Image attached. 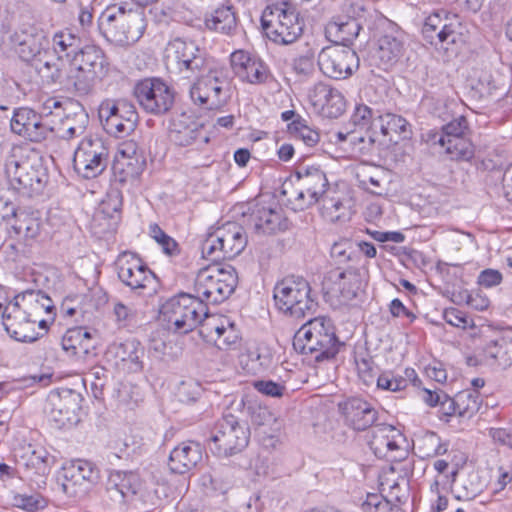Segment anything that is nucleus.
<instances>
[{
    "instance_id": "obj_6",
    "label": "nucleus",
    "mask_w": 512,
    "mask_h": 512,
    "mask_svg": "<svg viewBox=\"0 0 512 512\" xmlns=\"http://www.w3.org/2000/svg\"><path fill=\"white\" fill-rule=\"evenodd\" d=\"M160 317L168 330L186 334L202 324L207 317V306L193 295L183 293L162 304Z\"/></svg>"
},
{
    "instance_id": "obj_1",
    "label": "nucleus",
    "mask_w": 512,
    "mask_h": 512,
    "mask_svg": "<svg viewBox=\"0 0 512 512\" xmlns=\"http://www.w3.org/2000/svg\"><path fill=\"white\" fill-rule=\"evenodd\" d=\"M5 175L9 188L23 197L40 194L48 173L38 151L29 145H15L5 159Z\"/></svg>"
},
{
    "instance_id": "obj_29",
    "label": "nucleus",
    "mask_w": 512,
    "mask_h": 512,
    "mask_svg": "<svg viewBox=\"0 0 512 512\" xmlns=\"http://www.w3.org/2000/svg\"><path fill=\"white\" fill-rule=\"evenodd\" d=\"M3 220L10 237L29 245L37 240L42 230L39 217L26 211H17L14 206L10 207V213L3 215Z\"/></svg>"
},
{
    "instance_id": "obj_34",
    "label": "nucleus",
    "mask_w": 512,
    "mask_h": 512,
    "mask_svg": "<svg viewBox=\"0 0 512 512\" xmlns=\"http://www.w3.org/2000/svg\"><path fill=\"white\" fill-rule=\"evenodd\" d=\"M51 44L52 52L48 51V59H53L60 67L69 63L82 49L80 38L69 29L55 32Z\"/></svg>"
},
{
    "instance_id": "obj_19",
    "label": "nucleus",
    "mask_w": 512,
    "mask_h": 512,
    "mask_svg": "<svg viewBox=\"0 0 512 512\" xmlns=\"http://www.w3.org/2000/svg\"><path fill=\"white\" fill-rule=\"evenodd\" d=\"M318 65L324 75L333 79H345L358 68L359 59L350 47L334 45L321 50Z\"/></svg>"
},
{
    "instance_id": "obj_4",
    "label": "nucleus",
    "mask_w": 512,
    "mask_h": 512,
    "mask_svg": "<svg viewBox=\"0 0 512 512\" xmlns=\"http://www.w3.org/2000/svg\"><path fill=\"white\" fill-rule=\"evenodd\" d=\"M190 86L191 101L207 110H218L225 106L230 98V80L227 69L211 63L205 72L197 73Z\"/></svg>"
},
{
    "instance_id": "obj_33",
    "label": "nucleus",
    "mask_w": 512,
    "mask_h": 512,
    "mask_svg": "<svg viewBox=\"0 0 512 512\" xmlns=\"http://www.w3.org/2000/svg\"><path fill=\"white\" fill-rule=\"evenodd\" d=\"M321 202L320 212L327 221H345L352 214V198L347 190L330 189Z\"/></svg>"
},
{
    "instance_id": "obj_60",
    "label": "nucleus",
    "mask_w": 512,
    "mask_h": 512,
    "mask_svg": "<svg viewBox=\"0 0 512 512\" xmlns=\"http://www.w3.org/2000/svg\"><path fill=\"white\" fill-rule=\"evenodd\" d=\"M356 367L359 378L364 384L372 383L377 376L378 369L370 357L356 358Z\"/></svg>"
},
{
    "instance_id": "obj_11",
    "label": "nucleus",
    "mask_w": 512,
    "mask_h": 512,
    "mask_svg": "<svg viewBox=\"0 0 512 512\" xmlns=\"http://www.w3.org/2000/svg\"><path fill=\"white\" fill-rule=\"evenodd\" d=\"M44 66L40 68L43 77L51 80L53 83L63 85L68 90L75 91L78 95L89 94L95 84L102 78L86 71L78 63L70 61L64 67H60L53 59H42Z\"/></svg>"
},
{
    "instance_id": "obj_15",
    "label": "nucleus",
    "mask_w": 512,
    "mask_h": 512,
    "mask_svg": "<svg viewBox=\"0 0 512 512\" xmlns=\"http://www.w3.org/2000/svg\"><path fill=\"white\" fill-rule=\"evenodd\" d=\"M9 40L22 60H36V67L40 72V68L44 66L42 59H48L49 41L45 32L35 25L23 24L13 31Z\"/></svg>"
},
{
    "instance_id": "obj_31",
    "label": "nucleus",
    "mask_w": 512,
    "mask_h": 512,
    "mask_svg": "<svg viewBox=\"0 0 512 512\" xmlns=\"http://www.w3.org/2000/svg\"><path fill=\"white\" fill-rule=\"evenodd\" d=\"M107 354L115 360V365L128 373H137L143 369L141 358L144 355L141 343L136 339L113 342Z\"/></svg>"
},
{
    "instance_id": "obj_48",
    "label": "nucleus",
    "mask_w": 512,
    "mask_h": 512,
    "mask_svg": "<svg viewBox=\"0 0 512 512\" xmlns=\"http://www.w3.org/2000/svg\"><path fill=\"white\" fill-rule=\"evenodd\" d=\"M47 403L50 406L49 417L50 421L58 429L71 428L80 422V412L75 411L74 417L68 415V409L60 403V400L55 396H48Z\"/></svg>"
},
{
    "instance_id": "obj_58",
    "label": "nucleus",
    "mask_w": 512,
    "mask_h": 512,
    "mask_svg": "<svg viewBox=\"0 0 512 512\" xmlns=\"http://www.w3.org/2000/svg\"><path fill=\"white\" fill-rule=\"evenodd\" d=\"M417 448L423 458L434 457L446 451V449H443L440 438L433 432L418 439Z\"/></svg>"
},
{
    "instance_id": "obj_18",
    "label": "nucleus",
    "mask_w": 512,
    "mask_h": 512,
    "mask_svg": "<svg viewBox=\"0 0 512 512\" xmlns=\"http://www.w3.org/2000/svg\"><path fill=\"white\" fill-rule=\"evenodd\" d=\"M134 93L140 106L151 114H164L174 103L172 89L158 78H147L138 82Z\"/></svg>"
},
{
    "instance_id": "obj_53",
    "label": "nucleus",
    "mask_w": 512,
    "mask_h": 512,
    "mask_svg": "<svg viewBox=\"0 0 512 512\" xmlns=\"http://www.w3.org/2000/svg\"><path fill=\"white\" fill-rule=\"evenodd\" d=\"M148 234L159 245L165 255L175 257L180 254L181 249L177 241L168 235L157 223L149 225Z\"/></svg>"
},
{
    "instance_id": "obj_14",
    "label": "nucleus",
    "mask_w": 512,
    "mask_h": 512,
    "mask_svg": "<svg viewBox=\"0 0 512 512\" xmlns=\"http://www.w3.org/2000/svg\"><path fill=\"white\" fill-rule=\"evenodd\" d=\"M115 268L119 280L131 291L140 295L155 289L156 275L136 253L121 252L115 260Z\"/></svg>"
},
{
    "instance_id": "obj_2",
    "label": "nucleus",
    "mask_w": 512,
    "mask_h": 512,
    "mask_svg": "<svg viewBox=\"0 0 512 512\" xmlns=\"http://www.w3.org/2000/svg\"><path fill=\"white\" fill-rule=\"evenodd\" d=\"M293 347L316 362L333 358L338 353V340L331 319L324 316L309 319L295 333Z\"/></svg>"
},
{
    "instance_id": "obj_13",
    "label": "nucleus",
    "mask_w": 512,
    "mask_h": 512,
    "mask_svg": "<svg viewBox=\"0 0 512 512\" xmlns=\"http://www.w3.org/2000/svg\"><path fill=\"white\" fill-rule=\"evenodd\" d=\"M166 59L187 78L205 72V68L212 63L205 51L195 42L182 38H175L168 42Z\"/></svg>"
},
{
    "instance_id": "obj_46",
    "label": "nucleus",
    "mask_w": 512,
    "mask_h": 512,
    "mask_svg": "<svg viewBox=\"0 0 512 512\" xmlns=\"http://www.w3.org/2000/svg\"><path fill=\"white\" fill-rule=\"evenodd\" d=\"M135 154L136 144L133 142L124 143L118 150L113 169L116 173L119 172L123 174L121 178L122 181L136 174L135 164L137 163V159L135 158Z\"/></svg>"
},
{
    "instance_id": "obj_37",
    "label": "nucleus",
    "mask_w": 512,
    "mask_h": 512,
    "mask_svg": "<svg viewBox=\"0 0 512 512\" xmlns=\"http://www.w3.org/2000/svg\"><path fill=\"white\" fill-rule=\"evenodd\" d=\"M327 294L338 298L339 304H348L357 295L356 277L352 273L335 270L325 281Z\"/></svg>"
},
{
    "instance_id": "obj_42",
    "label": "nucleus",
    "mask_w": 512,
    "mask_h": 512,
    "mask_svg": "<svg viewBox=\"0 0 512 512\" xmlns=\"http://www.w3.org/2000/svg\"><path fill=\"white\" fill-rule=\"evenodd\" d=\"M481 405L479 392L475 389L459 391L454 398H450L449 408H452L451 415L471 418L478 412Z\"/></svg>"
},
{
    "instance_id": "obj_35",
    "label": "nucleus",
    "mask_w": 512,
    "mask_h": 512,
    "mask_svg": "<svg viewBox=\"0 0 512 512\" xmlns=\"http://www.w3.org/2000/svg\"><path fill=\"white\" fill-rule=\"evenodd\" d=\"M272 352L265 343H249L238 357L239 368L247 375H257L269 365Z\"/></svg>"
},
{
    "instance_id": "obj_55",
    "label": "nucleus",
    "mask_w": 512,
    "mask_h": 512,
    "mask_svg": "<svg viewBox=\"0 0 512 512\" xmlns=\"http://www.w3.org/2000/svg\"><path fill=\"white\" fill-rule=\"evenodd\" d=\"M361 509L363 512H405V509L391 506L382 493H368L361 505Z\"/></svg>"
},
{
    "instance_id": "obj_23",
    "label": "nucleus",
    "mask_w": 512,
    "mask_h": 512,
    "mask_svg": "<svg viewBox=\"0 0 512 512\" xmlns=\"http://www.w3.org/2000/svg\"><path fill=\"white\" fill-rule=\"evenodd\" d=\"M405 50V33L395 23L385 21L377 40L374 57L387 69L396 64Z\"/></svg>"
},
{
    "instance_id": "obj_64",
    "label": "nucleus",
    "mask_w": 512,
    "mask_h": 512,
    "mask_svg": "<svg viewBox=\"0 0 512 512\" xmlns=\"http://www.w3.org/2000/svg\"><path fill=\"white\" fill-rule=\"evenodd\" d=\"M465 302L469 307L477 311H484L490 306V299L481 290L465 292Z\"/></svg>"
},
{
    "instance_id": "obj_16",
    "label": "nucleus",
    "mask_w": 512,
    "mask_h": 512,
    "mask_svg": "<svg viewBox=\"0 0 512 512\" xmlns=\"http://www.w3.org/2000/svg\"><path fill=\"white\" fill-rule=\"evenodd\" d=\"M422 35L431 45L448 49L450 44L462 41V22L456 14L434 12L425 18Z\"/></svg>"
},
{
    "instance_id": "obj_45",
    "label": "nucleus",
    "mask_w": 512,
    "mask_h": 512,
    "mask_svg": "<svg viewBox=\"0 0 512 512\" xmlns=\"http://www.w3.org/2000/svg\"><path fill=\"white\" fill-rule=\"evenodd\" d=\"M434 143L445 149L452 160H470L474 155L472 143L465 137L445 138L437 137Z\"/></svg>"
},
{
    "instance_id": "obj_3",
    "label": "nucleus",
    "mask_w": 512,
    "mask_h": 512,
    "mask_svg": "<svg viewBox=\"0 0 512 512\" xmlns=\"http://www.w3.org/2000/svg\"><path fill=\"white\" fill-rule=\"evenodd\" d=\"M98 29L110 42L128 46L137 42L145 31L143 11L123 6L107 7L98 17Z\"/></svg>"
},
{
    "instance_id": "obj_10",
    "label": "nucleus",
    "mask_w": 512,
    "mask_h": 512,
    "mask_svg": "<svg viewBox=\"0 0 512 512\" xmlns=\"http://www.w3.org/2000/svg\"><path fill=\"white\" fill-rule=\"evenodd\" d=\"M237 285V276L232 267L209 266L200 270L194 284V298L203 304H218L231 295Z\"/></svg>"
},
{
    "instance_id": "obj_17",
    "label": "nucleus",
    "mask_w": 512,
    "mask_h": 512,
    "mask_svg": "<svg viewBox=\"0 0 512 512\" xmlns=\"http://www.w3.org/2000/svg\"><path fill=\"white\" fill-rule=\"evenodd\" d=\"M108 151L99 138H84L74 152L75 171L86 179L100 175L107 165Z\"/></svg>"
},
{
    "instance_id": "obj_59",
    "label": "nucleus",
    "mask_w": 512,
    "mask_h": 512,
    "mask_svg": "<svg viewBox=\"0 0 512 512\" xmlns=\"http://www.w3.org/2000/svg\"><path fill=\"white\" fill-rule=\"evenodd\" d=\"M113 315L119 328H126L130 326L136 318L135 310L120 301L114 303Z\"/></svg>"
},
{
    "instance_id": "obj_32",
    "label": "nucleus",
    "mask_w": 512,
    "mask_h": 512,
    "mask_svg": "<svg viewBox=\"0 0 512 512\" xmlns=\"http://www.w3.org/2000/svg\"><path fill=\"white\" fill-rule=\"evenodd\" d=\"M346 425L357 431L371 427L377 420V411L367 401L360 398H350L339 403Z\"/></svg>"
},
{
    "instance_id": "obj_8",
    "label": "nucleus",
    "mask_w": 512,
    "mask_h": 512,
    "mask_svg": "<svg viewBox=\"0 0 512 512\" xmlns=\"http://www.w3.org/2000/svg\"><path fill=\"white\" fill-rule=\"evenodd\" d=\"M247 245L244 228L227 222L207 233L201 245L202 256L212 262L231 259L239 255Z\"/></svg>"
},
{
    "instance_id": "obj_63",
    "label": "nucleus",
    "mask_w": 512,
    "mask_h": 512,
    "mask_svg": "<svg viewBox=\"0 0 512 512\" xmlns=\"http://www.w3.org/2000/svg\"><path fill=\"white\" fill-rule=\"evenodd\" d=\"M206 322L203 324L204 327H206V330H208L209 333H212L214 331L217 335L216 341H220L223 336L228 332L231 324L228 319L219 317V316H209L207 314V317H204V320Z\"/></svg>"
},
{
    "instance_id": "obj_57",
    "label": "nucleus",
    "mask_w": 512,
    "mask_h": 512,
    "mask_svg": "<svg viewBox=\"0 0 512 512\" xmlns=\"http://www.w3.org/2000/svg\"><path fill=\"white\" fill-rule=\"evenodd\" d=\"M336 138L339 142L348 140L352 145V152L355 154L366 155L370 152L371 146L375 140L368 136L367 138L361 135H357L355 132L342 133L338 132Z\"/></svg>"
},
{
    "instance_id": "obj_38",
    "label": "nucleus",
    "mask_w": 512,
    "mask_h": 512,
    "mask_svg": "<svg viewBox=\"0 0 512 512\" xmlns=\"http://www.w3.org/2000/svg\"><path fill=\"white\" fill-rule=\"evenodd\" d=\"M251 221L255 230L262 233L271 234L286 228L285 219L277 207L258 206L251 214Z\"/></svg>"
},
{
    "instance_id": "obj_61",
    "label": "nucleus",
    "mask_w": 512,
    "mask_h": 512,
    "mask_svg": "<svg viewBox=\"0 0 512 512\" xmlns=\"http://www.w3.org/2000/svg\"><path fill=\"white\" fill-rule=\"evenodd\" d=\"M468 128L467 120L464 116H459L448 124H446L442 133L435 135V140L437 137H445V138H456V137H464V133Z\"/></svg>"
},
{
    "instance_id": "obj_51",
    "label": "nucleus",
    "mask_w": 512,
    "mask_h": 512,
    "mask_svg": "<svg viewBox=\"0 0 512 512\" xmlns=\"http://www.w3.org/2000/svg\"><path fill=\"white\" fill-rule=\"evenodd\" d=\"M288 132L296 140L302 141L307 147H314L320 140L319 132L309 126L307 121L301 116H297L296 119L288 124Z\"/></svg>"
},
{
    "instance_id": "obj_44",
    "label": "nucleus",
    "mask_w": 512,
    "mask_h": 512,
    "mask_svg": "<svg viewBox=\"0 0 512 512\" xmlns=\"http://www.w3.org/2000/svg\"><path fill=\"white\" fill-rule=\"evenodd\" d=\"M21 459L26 469L33 474L45 476L50 472L52 458L44 447H33L29 445Z\"/></svg>"
},
{
    "instance_id": "obj_22",
    "label": "nucleus",
    "mask_w": 512,
    "mask_h": 512,
    "mask_svg": "<svg viewBox=\"0 0 512 512\" xmlns=\"http://www.w3.org/2000/svg\"><path fill=\"white\" fill-rule=\"evenodd\" d=\"M230 64L234 75L243 83L263 85L272 78L268 65L254 53L236 50L230 55Z\"/></svg>"
},
{
    "instance_id": "obj_54",
    "label": "nucleus",
    "mask_w": 512,
    "mask_h": 512,
    "mask_svg": "<svg viewBox=\"0 0 512 512\" xmlns=\"http://www.w3.org/2000/svg\"><path fill=\"white\" fill-rule=\"evenodd\" d=\"M48 396H55L60 400V403L67 408L68 415L74 417V412L81 409V402L83 400L80 392H76L67 386H61L53 389Z\"/></svg>"
},
{
    "instance_id": "obj_9",
    "label": "nucleus",
    "mask_w": 512,
    "mask_h": 512,
    "mask_svg": "<svg viewBox=\"0 0 512 512\" xmlns=\"http://www.w3.org/2000/svg\"><path fill=\"white\" fill-rule=\"evenodd\" d=\"M250 440V430L232 414L219 419L208 440V448L218 457H229L242 452Z\"/></svg>"
},
{
    "instance_id": "obj_40",
    "label": "nucleus",
    "mask_w": 512,
    "mask_h": 512,
    "mask_svg": "<svg viewBox=\"0 0 512 512\" xmlns=\"http://www.w3.org/2000/svg\"><path fill=\"white\" fill-rule=\"evenodd\" d=\"M17 298H20L23 309L28 311L29 317L42 315L45 313L47 316H49L50 320H54L53 301L42 291L28 290L22 294L17 295Z\"/></svg>"
},
{
    "instance_id": "obj_52",
    "label": "nucleus",
    "mask_w": 512,
    "mask_h": 512,
    "mask_svg": "<svg viewBox=\"0 0 512 512\" xmlns=\"http://www.w3.org/2000/svg\"><path fill=\"white\" fill-rule=\"evenodd\" d=\"M326 30L341 42H351L358 36L360 26L355 19L348 18L345 21H330L327 24Z\"/></svg>"
},
{
    "instance_id": "obj_25",
    "label": "nucleus",
    "mask_w": 512,
    "mask_h": 512,
    "mask_svg": "<svg viewBox=\"0 0 512 512\" xmlns=\"http://www.w3.org/2000/svg\"><path fill=\"white\" fill-rule=\"evenodd\" d=\"M139 485V478L135 473L111 471L105 484L103 500L108 507L121 510L127 499L137 493Z\"/></svg>"
},
{
    "instance_id": "obj_12",
    "label": "nucleus",
    "mask_w": 512,
    "mask_h": 512,
    "mask_svg": "<svg viewBox=\"0 0 512 512\" xmlns=\"http://www.w3.org/2000/svg\"><path fill=\"white\" fill-rule=\"evenodd\" d=\"M98 115L104 130L117 138L130 135L138 122L135 106L126 100H103L99 105Z\"/></svg>"
},
{
    "instance_id": "obj_26",
    "label": "nucleus",
    "mask_w": 512,
    "mask_h": 512,
    "mask_svg": "<svg viewBox=\"0 0 512 512\" xmlns=\"http://www.w3.org/2000/svg\"><path fill=\"white\" fill-rule=\"evenodd\" d=\"M2 322L6 332L17 341L33 342L38 338V333L33 331L28 311L23 309L17 296L5 307Z\"/></svg>"
},
{
    "instance_id": "obj_5",
    "label": "nucleus",
    "mask_w": 512,
    "mask_h": 512,
    "mask_svg": "<svg viewBox=\"0 0 512 512\" xmlns=\"http://www.w3.org/2000/svg\"><path fill=\"white\" fill-rule=\"evenodd\" d=\"M266 37L279 45L294 43L302 34L304 23L293 4L286 0L268 5L261 16Z\"/></svg>"
},
{
    "instance_id": "obj_41",
    "label": "nucleus",
    "mask_w": 512,
    "mask_h": 512,
    "mask_svg": "<svg viewBox=\"0 0 512 512\" xmlns=\"http://www.w3.org/2000/svg\"><path fill=\"white\" fill-rule=\"evenodd\" d=\"M248 413L253 425L263 429V433L271 437L278 433L282 428V423L278 416L271 411L268 407L260 404L248 405Z\"/></svg>"
},
{
    "instance_id": "obj_56",
    "label": "nucleus",
    "mask_w": 512,
    "mask_h": 512,
    "mask_svg": "<svg viewBox=\"0 0 512 512\" xmlns=\"http://www.w3.org/2000/svg\"><path fill=\"white\" fill-rule=\"evenodd\" d=\"M45 499L40 494L14 493L11 497V505L26 512H36L46 506Z\"/></svg>"
},
{
    "instance_id": "obj_24",
    "label": "nucleus",
    "mask_w": 512,
    "mask_h": 512,
    "mask_svg": "<svg viewBox=\"0 0 512 512\" xmlns=\"http://www.w3.org/2000/svg\"><path fill=\"white\" fill-rule=\"evenodd\" d=\"M308 100L313 111L325 118L336 119L346 109L342 93L324 82H318L309 89Z\"/></svg>"
},
{
    "instance_id": "obj_50",
    "label": "nucleus",
    "mask_w": 512,
    "mask_h": 512,
    "mask_svg": "<svg viewBox=\"0 0 512 512\" xmlns=\"http://www.w3.org/2000/svg\"><path fill=\"white\" fill-rule=\"evenodd\" d=\"M402 437L399 430L391 425H376L372 430L369 446L378 457H387V445L391 435Z\"/></svg>"
},
{
    "instance_id": "obj_47",
    "label": "nucleus",
    "mask_w": 512,
    "mask_h": 512,
    "mask_svg": "<svg viewBox=\"0 0 512 512\" xmlns=\"http://www.w3.org/2000/svg\"><path fill=\"white\" fill-rule=\"evenodd\" d=\"M485 359L492 360L499 366L507 367L512 364V339L499 338L487 344L484 350Z\"/></svg>"
},
{
    "instance_id": "obj_20",
    "label": "nucleus",
    "mask_w": 512,
    "mask_h": 512,
    "mask_svg": "<svg viewBox=\"0 0 512 512\" xmlns=\"http://www.w3.org/2000/svg\"><path fill=\"white\" fill-rule=\"evenodd\" d=\"M297 197L301 208L319 202L330 190L326 174L317 166H301L296 171Z\"/></svg>"
},
{
    "instance_id": "obj_49",
    "label": "nucleus",
    "mask_w": 512,
    "mask_h": 512,
    "mask_svg": "<svg viewBox=\"0 0 512 512\" xmlns=\"http://www.w3.org/2000/svg\"><path fill=\"white\" fill-rule=\"evenodd\" d=\"M208 29L229 34L236 27L235 13L231 7H219L205 19Z\"/></svg>"
},
{
    "instance_id": "obj_27",
    "label": "nucleus",
    "mask_w": 512,
    "mask_h": 512,
    "mask_svg": "<svg viewBox=\"0 0 512 512\" xmlns=\"http://www.w3.org/2000/svg\"><path fill=\"white\" fill-rule=\"evenodd\" d=\"M408 469L390 466L383 470L379 476V485L382 494L390 502L391 506H398L404 509L410 499Z\"/></svg>"
},
{
    "instance_id": "obj_43",
    "label": "nucleus",
    "mask_w": 512,
    "mask_h": 512,
    "mask_svg": "<svg viewBox=\"0 0 512 512\" xmlns=\"http://www.w3.org/2000/svg\"><path fill=\"white\" fill-rule=\"evenodd\" d=\"M374 128H379L382 135L389 137L390 141H394L393 135H397L399 138L405 139L410 134L409 123L400 115L386 113L379 116V118L373 123ZM397 142V140H395Z\"/></svg>"
},
{
    "instance_id": "obj_28",
    "label": "nucleus",
    "mask_w": 512,
    "mask_h": 512,
    "mask_svg": "<svg viewBox=\"0 0 512 512\" xmlns=\"http://www.w3.org/2000/svg\"><path fill=\"white\" fill-rule=\"evenodd\" d=\"M10 126L15 134L32 142H41L52 133V128L43 122L42 116L27 107L14 111Z\"/></svg>"
},
{
    "instance_id": "obj_7",
    "label": "nucleus",
    "mask_w": 512,
    "mask_h": 512,
    "mask_svg": "<svg viewBox=\"0 0 512 512\" xmlns=\"http://www.w3.org/2000/svg\"><path fill=\"white\" fill-rule=\"evenodd\" d=\"M310 292V285L304 278L290 276L275 285L273 297L281 312L300 319L314 313L318 306Z\"/></svg>"
},
{
    "instance_id": "obj_36",
    "label": "nucleus",
    "mask_w": 512,
    "mask_h": 512,
    "mask_svg": "<svg viewBox=\"0 0 512 512\" xmlns=\"http://www.w3.org/2000/svg\"><path fill=\"white\" fill-rule=\"evenodd\" d=\"M202 459L201 448L194 442H182L169 455L168 466L175 474H185L196 467Z\"/></svg>"
},
{
    "instance_id": "obj_62",
    "label": "nucleus",
    "mask_w": 512,
    "mask_h": 512,
    "mask_svg": "<svg viewBox=\"0 0 512 512\" xmlns=\"http://www.w3.org/2000/svg\"><path fill=\"white\" fill-rule=\"evenodd\" d=\"M315 52L308 49L304 54L293 60V70L298 75L308 76L314 71Z\"/></svg>"
},
{
    "instance_id": "obj_21",
    "label": "nucleus",
    "mask_w": 512,
    "mask_h": 512,
    "mask_svg": "<svg viewBox=\"0 0 512 512\" xmlns=\"http://www.w3.org/2000/svg\"><path fill=\"white\" fill-rule=\"evenodd\" d=\"M63 492L70 497L85 494L99 480V469L88 460L77 459L63 467Z\"/></svg>"
},
{
    "instance_id": "obj_39",
    "label": "nucleus",
    "mask_w": 512,
    "mask_h": 512,
    "mask_svg": "<svg viewBox=\"0 0 512 512\" xmlns=\"http://www.w3.org/2000/svg\"><path fill=\"white\" fill-rule=\"evenodd\" d=\"M71 60L102 79L108 74L109 63L103 51L96 46L83 47Z\"/></svg>"
},
{
    "instance_id": "obj_30",
    "label": "nucleus",
    "mask_w": 512,
    "mask_h": 512,
    "mask_svg": "<svg viewBox=\"0 0 512 512\" xmlns=\"http://www.w3.org/2000/svg\"><path fill=\"white\" fill-rule=\"evenodd\" d=\"M169 139L180 147L193 144H207L210 140L203 126L192 121L189 116L181 114L172 119L169 126Z\"/></svg>"
}]
</instances>
